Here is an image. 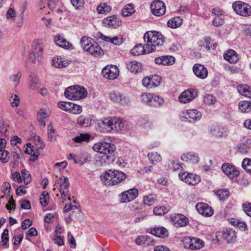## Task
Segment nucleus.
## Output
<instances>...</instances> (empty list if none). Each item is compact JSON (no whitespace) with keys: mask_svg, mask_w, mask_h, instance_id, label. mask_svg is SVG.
<instances>
[{"mask_svg":"<svg viewBox=\"0 0 251 251\" xmlns=\"http://www.w3.org/2000/svg\"><path fill=\"white\" fill-rule=\"evenodd\" d=\"M144 39L145 42L147 43L148 53L159 50L164 42L162 35L155 31L146 32L144 34Z\"/></svg>","mask_w":251,"mask_h":251,"instance_id":"f257e3e1","label":"nucleus"},{"mask_svg":"<svg viewBox=\"0 0 251 251\" xmlns=\"http://www.w3.org/2000/svg\"><path fill=\"white\" fill-rule=\"evenodd\" d=\"M93 148L95 151L103 154L101 158L104 161L107 160L108 164L114 161L115 147L114 144L107 142L98 143Z\"/></svg>","mask_w":251,"mask_h":251,"instance_id":"f03ea898","label":"nucleus"},{"mask_svg":"<svg viewBox=\"0 0 251 251\" xmlns=\"http://www.w3.org/2000/svg\"><path fill=\"white\" fill-rule=\"evenodd\" d=\"M126 177V174L118 170H109L101 176V180L108 186H113L120 183Z\"/></svg>","mask_w":251,"mask_h":251,"instance_id":"7ed1b4c3","label":"nucleus"},{"mask_svg":"<svg viewBox=\"0 0 251 251\" xmlns=\"http://www.w3.org/2000/svg\"><path fill=\"white\" fill-rule=\"evenodd\" d=\"M64 95L68 99L79 100L86 97L87 91L83 87L72 86L65 89Z\"/></svg>","mask_w":251,"mask_h":251,"instance_id":"20e7f679","label":"nucleus"},{"mask_svg":"<svg viewBox=\"0 0 251 251\" xmlns=\"http://www.w3.org/2000/svg\"><path fill=\"white\" fill-rule=\"evenodd\" d=\"M101 124L108 131H119L124 127L121 120L116 117L104 118L101 121Z\"/></svg>","mask_w":251,"mask_h":251,"instance_id":"39448f33","label":"nucleus"},{"mask_svg":"<svg viewBox=\"0 0 251 251\" xmlns=\"http://www.w3.org/2000/svg\"><path fill=\"white\" fill-rule=\"evenodd\" d=\"M55 185L59 186V190L61 193V196L62 199L63 200V201H66V197L69 196L70 193L69 191V187L70 183L69 182L68 178L66 176H62L58 179H57L55 182ZM69 201L71 200L70 197L68 198Z\"/></svg>","mask_w":251,"mask_h":251,"instance_id":"423d86ee","label":"nucleus"},{"mask_svg":"<svg viewBox=\"0 0 251 251\" xmlns=\"http://www.w3.org/2000/svg\"><path fill=\"white\" fill-rule=\"evenodd\" d=\"M234 11L238 15L247 17L251 15V6L242 1H235L232 4Z\"/></svg>","mask_w":251,"mask_h":251,"instance_id":"0eeeda50","label":"nucleus"},{"mask_svg":"<svg viewBox=\"0 0 251 251\" xmlns=\"http://www.w3.org/2000/svg\"><path fill=\"white\" fill-rule=\"evenodd\" d=\"M179 178L189 185H195L199 183L201 180L199 176L188 172L179 173Z\"/></svg>","mask_w":251,"mask_h":251,"instance_id":"6e6552de","label":"nucleus"},{"mask_svg":"<svg viewBox=\"0 0 251 251\" xmlns=\"http://www.w3.org/2000/svg\"><path fill=\"white\" fill-rule=\"evenodd\" d=\"M119 71L115 65H107L102 70L103 76L108 79H114L119 75Z\"/></svg>","mask_w":251,"mask_h":251,"instance_id":"1a4fd4ad","label":"nucleus"},{"mask_svg":"<svg viewBox=\"0 0 251 251\" xmlns=\"http://www.w3.org/2000/svg\"><path fill=\"white\" fill-rule=\"evenodd\" d=\"M151 13L156 16L163 15L166 11V6L163 1H152L151 4Z\"/></svg>","mask_w":251,"mask_h":251,"instance_id":"9d476101","label":"nucleus"},{"mask_svg":"<svg viewBox=\"0 0 251 251\" xmlns=\"http://www.w3.org/2000/svg\"><path fill=\"white\" fill-rule=\"evenodd\" d=\"M102 23L105 26L116 28L122 25V21L117 15H114L104 18L102 21Z\"/></svg>","mask_w":251,"mask_h":251,"instance_id":"9b49d317","label":"nucleus"},{"mask_svg":"<svg viewBox=\"0 0 251 251\" xmlns=\"http://www.w3.org/2000/svg\"><path fill=\"white\" fill-rule=\"evenodd\" d=\"M160 81L161 78L157 75H154L151 77L144 78L142 80V84L144 86L151 89L159 85Z\"/></svg>","mask_w":251,"mask_h":251,"instance_id":"f8f14e48","label":"nucleus"},{"mask_svg":"<svg viewBox=\"0 0 251 251\" xmlns=\"http://www.w3.org/2000/svg\"><path fill=\"white\" fill-rule=\"evenodd\" d=\"M197 95L195 89H188L183 92L179 96V100L181 103H186L193 100Z\"/></svg>","mask_w":251,"mask_h":251,"instance_id":"ddd939ff","label":"nucleus"},{"mask_svg":"<svg viewBox=\"0 0 251 251\" xmlns=\"http://www.w3.org/2000/svg\"><path fill=\"white\" fill-rule=\"evenodd\" d=\"M138 194L137 189L133 188L125 191L122 194L121 201L123 203H126L135 199Z\"/></svg>","mask_w":251,"mask_h":251,"instance_id":"4468645a","label":"nucleus"},{"mask_svg":"<svg viewBox=\"0 0 251 251\" xmlns=\"http://www.w3.org/2000/svg\"><path fill=\"white\" fill-rule=\"evenodd\" d=\"M183 117L186 119L189 122H194L200 120L201 117V114L196 109H189L183 113Z\"/></svg>","mask_w":251,"mask_h":251,"instance_id":"2eb2a0df","label":"nucleus"},{"mask_svg":"<svg viewBox=\"0 0 251 251\" xmlns=\"http://www.w3.org/2000/svg\"><path fill=\"white\" fill-rule=\"evenodd\" d=\"M194 74L199 78L204 79L208 75L207 69L201 64H196L193 67Z\"/></svg>","mask_w":251,"mask_h":251,"instance_id":"dca6fc26","label":"nucleus"},{"mask_svg":"<svg viewBox=\"0 0 251 251\" xmlns=\"http://www.w3.org/2000/svg\"><path fill=\"white\" fill-rule=\"evenodd\" d=\"M196 208L198 212L204 216H211L213 214V210L212 208L205 203L201 202L198 203L196 206Z\"/></svg>","mask_w":251,"mask_h":251,"instance_id":"f3484780","label":"nucleus"},{"mask_svg":"<svg viewBox=\"0 0 251 251\" xmlns=\"http://www.w3.org/2000/svg\"><path fill=\"white\" fill-rule=\"evenodd\" d=\"M223 171L230 178L237 177L239 172L233 166L228 163L224 164L222 166Z\"/></svg>","mask_w":251,"mask_h":251,"instance_id":"a211bd4d","label":"nucleus"},{"mask_svg":"<svg viewBox=\"0 0 251 251\" xmlns=\"http://www.w3.org/2000/svg\"><path fill=\"white\" fill-rule=\"evenodd\" d=\"M86 51L95 57L100 56L103 54V51L100 46L95 42L93 41L92 44L87 48Z\"/></svg>","mask_w":251,"mask_h":251,"instance_id":"6ab92c4d","label":"nucleus"},{"mask_svg":"<svg viewBox=\"0 0 251 251\" xmlns=\"http://www.w3.org/2000/svg\"><path fill=\"white\" fill-rule=\"evenodd\" d=\"M223 238L228 243H233L236 241L237 236L234 230L231 228L226 229L223 232Z\"/></svg>","mask_w":251,"mask_h":251,"instance_id":"aec40b11","label":"nucleus"},{"mask_svg":"<svg viewBox=\"0 0 251 251\" xmlns=\"http://www.w3.org/2000/svg\"><path fill=\"white\" fill-rule=\"evenodd\" d=\"M175 61V58L172 56H162L155 59V63L163 65H172Z\"/></svg>","mask_w":251,"mask_h":251,"instance_id":"412c9836","label":"nucleus"},{"mask_svg":"<svg viewBox=\"0 0 251 251\" xmlns=\"http://www.w3.org/2000/svg\"><path fill=\"white\" fill-rule=\"evenodd\" d=\"M174 224L176 227H182L186 226L188 223L187 218L182 214H177L173 218Z\"/></svg>","mask_w":251,"mask_h":251,"instance_id":"4be33fe9","label":"nucleus"},{"mask_svg":"<svg viewBox=\"0 0 251 251\" xmlns=\"http://www.w3.org/2000/svg\"><path fill=\"white\" fill-rule=\"evenodd\" d=\"M181 159L183 161L192 163H197L199 162L198 154L192 152L183 154L181 156Z\"/></svg>","mask_w":251,"mask_h":251,"instance_id":"5701e85b","label":"nucleus"},{"mask_svg":"<svg viewBox=\"0 0 251 251\" xmlns=\"http://www.w3.org/2000/svg\"><path fill=\"white\" fill-rule=\"evenodd\" d=\"M224 57L225 60L231 63H235L239 59L237 53L232 50H229L226 53H225L224 55Z\"/></svg>","mask_w":251,"mask_h":251,"instance_id":"b1692460","label":"nucleus"},{"mask_svg":"<svg viewBox=\"0 0 251 251\" xmlns=\"http://www.w3.org/2000/svg\"><path fill=\"white\" fill-rule=\"evenodd\" d=\"M54 41L57 46L62 48L70 49L72 47V45L67 41L61 35L56 36Z\"/></svg>","mask_w":251,"mask_h":251,"instance_id":"393cba45","label":"nucleus"},{"mask_svg":"<svg viewBox=\"0 0 251 251\" xmlns=\"http://www.w3.org/2000/svg\"><path fill=\"white\" fill-rule=\"evenodd\" d=\"M135 12V7L132 3L126 5L122 10V14L125 17L132 15Z\"/></svg>","mask_w":251,"mask_h":251,"instance_id":"a878e982","label":"nucleus"},{"mask_svg":"<svg viewBox=\"0 0 251 251\" xmlns=\"http://www.w3.org/2000/svg\"><path fill=\"white\" fill-rule=\"evenodd\" d=\"M151 233L153 235L160 238H164L168 235L167 230L163 227H155L151 230Z\"/></svg>","mask_w":251,"mask_h":251,"instance_id":"bb28decb","label":"nucleus"},{"mask_svg":"<svg viewBox=\"0 0 251 251\" xmlns=\"http://www.w3.org/2000/svg\"><path fill=\"white\" fill-rule=\"evenodd\" d=\"M237 89L240 94L251 98V87H249L248 85H239L237 87Z\"/></svg>","mask_w":251,"mask_h":251,"instance_id":"cd10ccee","label":"nucleus"},{"mask_svg":"<svg viewBox=\"0 0 251 251\" xmlns=\"http://www.w3.org/2000/svg\"><path fill=\"white\" fill-rule=\"evenodd\" d=\"M127 68L132 73H136L141 69V64L136 61H130L126 64Z\"/></svg>","mask_w":251,"mask_h":251,"instance_id":"c85d7f7f","label":"nucleus"},{"mask_svg":"<svg viewBox=\"0 0 251 251\" xmlns=\"http://www.w3.org/2000/svg\"><path fill=\"white\" fill-rule=\"evenodd\" d=\"M148 50L145 49L141 44L136 45L130 51V53L133 55H140L144 53H148Z\"/></svg>","mask_w":251,"mask_h":251,"instance_id":"c756f323","label":"nucleus"},{"mask_svg":"<svg viewBox=\"0 0 251 251\" xmlns=\"http://www.w3.org/2000/svg\"><path fill=\"white\" fill-rule=\"evenodd\" d=\"M31 79L28 84V88L30 90L38 89L40 86V81L38 77L35 75H30Z\"/></svg>","mask_w":251,"mask_h":251,"instance_id":"7c9ffc66","label":"nucleus"},{"mask_svg":"<svg viewBox=\"0 0 251 251\" xmlns=\"http://www.w3.org/2000/svg\"><path fill=\"white\" fill-rule=\"evenodd\" d=\"M182 24V19L179 17H175L168 21L167 25L169 27L175 28L180 26Z\"/></svg>","mask_w":251,"mask_h":251,"instance_id":"2f4dec72","label":"nucleus"},{"mask_svg":"<svg viewBox=\"0 0 251 251\" xmlns=\"http://www.w3.org/2000/svg\"><path fill=\"white\" fill-rule=\"evenodd\" d=\"M91 135L89 133H80L79 135L73 138L75 143H81L83 142H88L90 139Z\"/></svg>","mask_w":251,"mask_h":251,"instance_id":"473e14b6","label":"nucleus"},{"mask_svg":"<svg viewBox=\"0 0 251 251\" xmlns=\"http://www.w3.org/2000/svg\"><path fill=\"white\" fill-rule=\"evenodd\" d=\"M67 61L63 60L61 58H54L52 60V65L56 68H64L68 65Z\"/></svg>","mask_w":251,"mask_h":251,"instance_id":"72a5a7b5","label":"nucleus"},{"mask_svg":"<svg viewBox=\"0 0 251 251\" xmlns=\"http://www.w3.org/2000/svg\"><path fill=\"white\" fill-rule=\"evenodd\" d=\"M239 108L242 112H249L251 109V102L246 100L241 101L239 103Z\"/></svg>","mask_w":251,"mask_h":251,"instance_id":"f704fd0d","label":"nucleus"},{"mask_svg":"<svg viewBox=\"0 0 251 251\" xmlns=\"http://www.w3.org/2000/svg\"><path fill=\"white\" fill-rule=\"evenodd\" d=\"M110 99L117 103H119L121 104L124 103V100L123 99V96L119 93L112 92L109 95Z\"/></svg>","mask_w":251,"mask_h":251,"instance_id":"c9c22d12","label":"nucleus"},{"mask_svg":"<svg viewBox=\"0 0 251 251\" xmlns=\"http://www.w3.org/2000/svg\"><path fill=\"white\" fill-rule=\"evenodd\" d=\"M90 119L83 115L79 116L77 119V123L81 126L88 127L90 125Z\"/></svg>","mask_w":251,"mask_h":251,"instance_id":"e433bc0d","label":"nucleus"},{"mask_svg":"<svg viewBox=\"0 0 251 251\" xmlns=\"http://www.w3.org/2000/svg\"><path fill=\"white\" fill-rule=\"evenodd\" d=\"M191 242L193 245L192 250L199 249L203 247V241L199 238L191 237Z\"/></svg>","mask_w":251,"mask_h":251,"instance_id":"4c0bfd02","label":"nucleus"},{"mask_svg":"<svg viewBox=\"0 0 251 251\" xmlns=\"http://www.w3.org/2000/svg\"><path fill=\"white\" fill-rule=\"evenodd\" d=\"M55 132V129L52 125L50 124L48 126V139L50 141H53L56 139Z\"/></svg>","mask_w":251,"mask_h":251,"instance_id":"58836bf2","label":"nucleus"},{"mask_svg":"<svg viewBox=\"0 0 251 251\" xmlns=\"http://www.w3.org/2000/svg\"><path fill=\"white\" fill-rule=\"evenodd\" d=\"M163 100L157 95H152V98L150 106H158L163 103Z\"/></svg>","mask_w":251,"mask_h":251,"instance_id":"ea45409f","label":"nucleus"},{"mask_svg":"<svg viewBox=\"0 0 251 251\" xmlns=\"http://www.w3.org/2000/svg\"><path fill=\"white\" fill-rule=\"evenodd\" d=\"M92 39L90 37L84 36L80 40V44L83 50L86 51L87 48L92 44Z\"/></svg>","mask_w":251,"mask_h":251,"instance_id":"a19ab883","label":"nucleus"},{"mask_svg":"<svg viewBox=\"0 0 251 251\" xmlns=\"http://www.w3.org/2000/svg\"><path fill=\"white\" fill-rule=\"evenodd\" d=\"M27 147L25 150V153L30 154V160L33 162L37 160V155H35L34 153V150H33V147L31 146V144L28 143L26 144Z\"/></svg>","mask_w":251,"mask_h":251,"instance_id":"79ce46f5","label":"nucleus"},{"mask_svg":"<svg viewBox=\"0 0 251 251\" xmlns=\"http://www.w3.org/2000/svg\"><path fill=\"white\" fill-rule=\"evenodd\" d=\"M156 201V195L151 194L145 196L143 198V201L145 204L151 205L153 204Z\"/></svg>","mask_w":251,"mask_h":251,"instance_id":"37998d69","label":"nucleus"},{"mask_svg":"<svg viewBox=\"0 0 251 251\" xmlns=\"http://www.w3.org/2000/svg\"><path fill=\"white\" fill-rule=\"evenodd\" d=\"M148 158L153 164L155 162H159L161 160L160 155L158 154L156 152L149 153L148 154Z\"/></svg>","mask_w":251,"mask_h":251,"instance_id":"c03bdc74","label":"nucleus"},{"mask_svg":"<svg viewBox=\"0 0 251 251\" xmlns=\"http://www.w3.org/2000/svg\"><path fill=\"white\" fill-rule=\"evenodd\" d=\"M33 50L34 51V53H36L37 59L38 60H39L43 53V46L41 45L37 44L35 45V47Z\"/></svg>","mask_w":251,"mask_h":251,"instance_id":"a18cd8bd","label":"nucleus"},{"mask_svg":"<svg viewBox=\"0 0 251 251\" xmlns=\"http://www.w3.org/2000/svg\"><path fill=\"white\" fill-rule=\"evenodd\" d=\"M97 11L100 14H103L105 12H108L110 11L111 8L106 3L100 4L97 7Z\"/></svg>","mask_w":251,"mask_h":251,"instance_id":"49530a36","label":"nucleus"},{"mask_svg":"<svg viewBox=\"0 0 251 251\" xmlns=\"http://www.w3.org/2000/svg\"><path fill=\"white\" fill-rule=\"evenodd\" d=\"M242 166L247 172L251 174V159H244L242 162Z\"/></svg>","mask_w":251,"mask_h":251,"instance_id":"de8ad7c7","label":"nucleus"},{"mask_svg":"<svg viewBox=\"0 0 251 251\" xmlns=\"http://www.w3.org/2000/svg\"><path fill=\"white\" fill-rule=\"evenodd\" d=\"M216 195L220 200H223L229 197V192L227 190H219L217 191Z\"/></svg>","mask_w":251,"mask_h":251,"instance_id":"09e8293b","label":"nucleus"},{"mask_svg":"<svg viewBox=\"0 0 251 251\" xmlns=\"http://www.w3.org/2000/svg\"><path fill=\"white\" fill-rule=\"evenodd\" d=\"M49 199V193L46 191L42 192L40 197V203L43 206H46L48 204V200Z\"/></svg>","mask_w":251,"mask_h":251,"instance_id":"8fccbe9b","label":"nucleus"},{"mask_svg":"<svg viewBox=\"0 0 251 251\" xmlns=\"http://www.w3.org/2000/svg\"><path fill=\"white\" fill-rule=\"evenodd\" d=\"M152 94L150 93H143L141 96V99L142 101L147 104L148 105H151V98Z\"/></svg>","mask_w":251,"mask_h":251,"instance_id":"3c124183","label":"nucleus"},{"mask_svg":"<svg viewBox=\"0 0 251 251\" xmlns=\"http://www.w3.org/2000/svg\"><path fill=\"white\" fill-rule=\"evenodd\" d=\"M71 103L72 102L61 101L58 103V106L61 109L70 112L71 110Z\"/></svg>","mask_w":251,"mask_h":251,"instance_id":"603ef678","label":"nucleus"},{"mask_svg":"<svg viewBox=\"0 0 251 251\" xmlns=\"http://www.w3.org/2000/svg\"><path fill=\"white\" fill-rule=\"evenodd\" d=\"M21 76L22 73L20 72H18L16 74H14L10 76V79L14 83V85L15 86H17L19 83Z\"/></svg>","mask_w":251,"mask_h":251,"instance_id":"864d4df0","label":"nucleus"},{"mask_svg":"<svg viewBox=\"0 0 251 251\" xmlns=\"http://www.w3.org/2000/svg\"><path fill=\"white\" fill-rule=\"evenodd\" d=\"M204 41L205 43V48L208 50H210L212 49L214 50L217 46V44L211 42V38L209 37H206L204 38Z\"/></svg>","mask_w":251,"mask_h":251,"instance_id":"5fc2aeb1","label":"nucleus"},{"mask_svg":"<svg viewBox=\"0 0 251 251\" xmlns=\"http://www.w3.org/2000/svg\"><path fill=\"white\" fill-rule=\"evenodd\" d=\"M22 174L23 177L24 181L25 184H29L31 181V176L28 171L23 170L22 171Z\"/></svg>","mask_w":251,"mask_h":251,"instance_id":"6e6d98bb","label":"nucleus"},{"mask_svg":"<svg viewBox=\"0 0 251 251\" xmlns=\"http://www.w3.org/2000/svg\"><path fill=\"white\" fill-rule=\"evenodd\" d=\"M9 230L7 228H5L1 236V243L3 246L6 245L9 241L8 237Z\"/></svg>","mask_w":251,"mask_h":251,"instance_id":"4d7b16f0","label":"nucleus"},{"mask_svg":"<svg viewBox=\"0 0 251 251\" xmlns=\"http://www.w3.org/2000/svg\"><path fill=\"white\" fill-rule=\"evenodd\" d=\"M10 104L12 107H17L20 103V99L17 95H12L9 99Z\"/></svg>","mask_w":251,"mask_h":251,"instance_id":"13d9d810","label":"nucleus"},{"mask_svg":"<svg viewBox=\"0 0 251 251\" xmlns=\"http://www.w3.org/2000/svg\"><path fill=\"white\" fill-rule=\"evenodd\" d=\"M14 150L15 151L12 152V154L14 162H16L21 158L22 153L21 150L18 148L15 149Z\"/></svg>","mask_w":251,"mask_h":251,"instance_id":"bf43d9fd","label":"nucleus"},{"mask_svg":"<svg viewBox=\"0 0 251 251\" xmlns=\"http://www.w3.org/2000/svg\"><path fill=\"white\" fill-rule=\"evenodd\" d=\"M8 154L9 152L5 150H1L0 151V160L3 163H6L8 161Z\"/></svg>","mask_w":251,"mask_h":251,"instance_id":"052dcab7","label":"nucleus"},{"mask_svg":"<svg viewBox=\"0 0 251 251\" xmlns=\"http://www.w3.org/2000/svg\"><path fill=\"white\" fill-rule=\"evenodd\" d=\"M215 101V99L214 98L213 96L211 95L207 94L203 98V102L206 104H213L214 103Z\"/></svg>","mask_w":251,"mask_h":251,"instance_id":"680f3d73","label":"nucleus"},{"mask_svg":"<svg viewBox=\"0 0 251 251\" xmlns=\"http://www.w3.org/2000/svg\"><path fill=\"white\" fill-rule=\"evenodd\" d=\"M71 106H71V110L70 113L78 114L82 111V107L80 105L72 103Z\"/></svg>","mask_w":251,"mask_h":251,"instance_id":"e2e57ef3","label":"nucleus"},{"mask_svg":"<svg viewBox=\"0 0 251 251\" xmlns=\"http://www.w3.org/2000/svg\"><path fill=\"white\" fill-rule=\"evenodd\" d=\"M167 212V209L164 206L156 207L153 209V213L155 215H160L164 214Z\"/></svg>","mask_w":251,"mask_h":251,"instance_id":"0e129e2a","label":"nucleus"},{"mask_svg":"<svg viewBox=\"0 0 251 251\" xmlns=\"http://www.w3.org/2000/svg\"><path fill=\"white\" fill-rule=\"evenodd\" d=\"M123 42V38L122 36H115L111 38V43L115 45L119 46Z\"/></svg>","mask_w":251,"mask_h":251,"instance_id":"69168bd1","label":"nucleus"},{"mask_svg":"<svg viewBox=\"0 0 251 251\" xmlns=\"http://www.w3.org/2000/svg\"><path fill=\"white\" fill-rule=\"evenodd\" d=\"M183 244L185 248L192 250L193 245L191 242V237H185L183 240Z\"/></svg>","mask_w":251,"mask_h":251,"instance_id":"338daca9","label":"nucleus"},{"mask_svg":"<svg viewBox=\"0 0 251 251\" xmlns=\"http://www.w3.org/2000/svg\"><path fill=\"white\" fill-rule=\"evenodd\" d=\"M244 211L249 216L251 217V203L246 202L243 204Z\"/></svg>","mask_w":251,"mask_h":251,"instance_id":"774afa93","label":"nucleus"}]
</instances>
